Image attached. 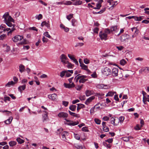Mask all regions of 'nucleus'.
I'll use <instances>...</instances> for the list:
<instances>
[{
    "label": "nucleus",
    "mask_w": 149,
    "mask_h": 149,
    "mask_svg": "<svg viewBox=\"0 0 149 149\" xmlns=\"http://www.w3.org/2000/svg\"><path fill=\"white\" fill-rule=\"evenodd\" d=\"M68 112L70 115L76 117H78V116H79V114L76 113H75L72 112L70 110H69Z\"/></svg>",
    "instance_id": "c756f323"
},
{
    "label": "nucleus",
    "mask_w": 149,
    "mask_h": 149,
    "mask_svg": "<svg viewBox=\"0 0 149 149\" xmlns=\"http://www.w3.org/2000/svg\"><path fill=\"white\" fill-rule=\"evenodd\" d=\"M103 145L105 147H106L107 148H111V146L109 144H107L106 142H104L103 143Z\"/></svg>",
    "instance_id": "37998d69"
},
{
    "label": "nucleus",
    "mask_w": 149,
    "mask_h": 149,
    "mask_svg": "<svg viewBox=\"0 0 149 149\" xmlns=\"http://www.w3.org/2000/svg\"><path fill=\"white\" fill-rule=\"evenodd\" d=\"M110 33V31L109 29L108 28L106 29L104 31H101L100 32L99 34V37L102 40H106L108 39V34Z\"/></svg>",
    "instance_id": "f257e3e1"
},
{
    "label": "nucleus",
    "mask_w": 149,
    "mask_h": 149,
    "mask_svg": "<svg viewBox=\"0 0 149 149\" xmlns=\"http://www.w3.org/2000/svg\"><path fill=\"white\" fill-rule=\"evenodd\" d=\"M118 69L116 68H114L112 70V74L113 77L118 76Z\"/></svg>",
    "instance_id": "f8f14e48"
},
{
    "label": "nucleus",
    "mask_w": 149,
    "mask_h": 149,
    "mask_svg": "<svg viewBox=\"0 0 149 149\" xmlns=\"http://www.w3.org/2000/svg\"><path fill=\"white\" fill-rule=\"evenodd\" d=\"M72 25L73 26H75L76 25L75 23H77V21L75 19H72Z\"/></svg>",
    "instance_id": "8fccbe9b"
},
{
    "label": "nucleus",
    "mask_w": 149,
    "mask_h": 149,
    "mask_svg": "<svg viewBox=\"0 0 149 149\" xmlns=\"http://www.w3.org/2000/svg\"><path fill=\"white\" fill-rule=\"evenodd\" d=\"M6 36L5 34H3L0 36V40H3L6 37Z\"/></svg>",
    "instance_id": "680f3d73"
},
{
    "label": "nucleus",
    "mask_w": 149,
    "mask_h": 149,
    "mask_svg": "<svg viewBox=\"0 0 149 149\" xmlns=\"http://www.w3.org/2000/svg\"><path fill=\"white\" fill-rule=\"evenodd\" d=\"M13 118V117L12 116L10 117L9 118L4 121L5 123L8 125L10 124L11 123Z\"/></svg>",
    "instance_id": "5701e85b"
},
{
    "label": "nucleus",
    "mask_w": 149,
    "mask_h": 149,
    "mask_svg": "<svg viewBox=\"0 0 149 149\" xmlns=\"http://www.w3.org/2000/svg\"><path fill=\"white\" fill-rule=\"evenodd\" d=\"M94 121L95 123L98 125H100L101 123V120L98 118H95Z\"/></svg>",
    "instance_id": "79ce46f5"
},
{
    "label": "nucleus",
    "mask_w": 149,
    "mask_h": 149,
    "mask_svg": "<svg viewBox=\"0 0 149 149\" xmlns=\"http://www.w3.org/2000/svg\"><path fill=\"white\" fill-rule=\"evenodd\" d=\"M81 130L85 132H88L89 131L87 127H82L81 129Z\"/></svg>",
    "instance_id": "864d4df0"
},
{
    "label": "nucleus",
    "mask_w": 149,
    "mask_h": 149,
    "mask_svg": "<svg viewBox=\"0 0 149 149\" xmlns=\"http://www.w3.org/2000/svg\"><path fill=\"white\" fill-rule=\"evenodd\" d=\"M73 2V5L77 6L81 5L82 3V1L80 0H71Z\"/></svg>",
    "instance_id": "dca6fc26"
},
{
    "label": "nucleus",
    "mask_w": 149,
    "mask_h": 149,
    "mask_svg": "<svg viewBox=\"0 0 149 149\" xmlns=\"http://www.w3.org/2000/svg\"><path fill=\"white\" fill-rule=\"evenodd\" d=\"M8 15L9 14L8 13L6 12L5 13L3 16V18L4 19V21H6L7 20L6 18Z\"/></svg>",
    "instance_id": "e433bc0d"
},
{
    "label": "nucleus",
    "mask_w": 149,
    "mask_h": 149,
    "mask_svg": "<svg viewBox=\"0 0 149 149\" xmlns=\"http://www.w3.org/2000/svg\"><path fill=\"white\" fill-rule=\"evenodd\" d=\"M69 102H68L65 101H63L62 102V104L65 107H67L68 104Z\"/></svg>",
    "instance_id": "13d9d810"
},
{
    "label": "nucleus",
    "mask_w": 149,
    "mask_h": 149,
    "mask_svg": "<svg viewBox=\"0 0 149 149\" xmlns=\"http://www.w3.org/2000/svg\"><path fill=\"white\" fill-rule=\"evenodd\" d=\"M81 77L80 78V79L79 81L80 83H84L86 81L88 80L87 79H86L85 78H86L87 76L85 75H81L80 76Z\"/></svg>",
    "instance_id": "4468645a"
},
{
    "label": "nucleus",
    "mask_w": 149,
    "mask_h": 149,
    "mask_svg": "<svg viewBox=\"0 0 149 149\" xmlns=\"http://www.w3.org/2000/svg\"><path fill=\"white\" fill-rule=\"evenodd\" d=\"M44 113L42 115V120L43 123H45L48 120V113L46 111H42Z\"/></svg>",
    "instance_id": "7ed1b4c3"
},
{
    "label": "nucleus",
    "mask_w": 149,
    "mask_h": 149,
    "mask_svg": "<svg viewBox=\"0 0 149 149\" xmlns=\"http://www.w3.org/2000/svg\"><path fill=\"white\" fill-rule=\"evenodd\" d=\"M77 112H79L80 109L81 108H85V106L83 104H77Z\"/></svg>",
    "instance_id": "aec40b11"
},
{
    "label": "nucleus",
    "mask_w": 149,
    "mask_h": 149,
    "mask_svg": "<svg viewBox=\"0 0 149 149\" xmlns=\"http://www.w3.org/2000/svg\"><path fill=\"white\" fill-rule=\"evenodd\" d=\"M109 118L108 117L105 116L102 119L104 121H107L109 120Z\"/></svg>",
    "instance_id": "774afa93"
},
{
    "label": "nucleus",
    "mask_w": 149,
    "mask_h": 149,
    "mask_svg": "<svg viewBox=\"0 0 149 149\" xmlns=\"http://www.w3.org/2000/svg\"><path fill=\"white\" fill-rule=\"evenodd\" d=\"M65 5H70L72 4V2L70 1H67L66 2L64 3Z\"/></svg>",
    "instance_id": "052dcab7"
},
{
    "label": "nucleus",
    "mask_w": 149,
    "mask_h": 149,
    "mask_svg": "<svg viewBox=\"0 0 149 149\" xmlns=\"http://www.w3.org/2000/svg\"><path fill=\"white\" fill-rule=\"evenodd\" d=\"M7 21H8L9 22H14V19L11 17L10 16H8V20H7Z\"/></svg>",
    "instance_id": "49530a36"
},
{
    "label": "nucleus",
    "mask_w": 149,
    "mask_h": 149,
    "mask_svg": "<svg viewBox=\"0 0 149 149\" xmlns=\"http://www.w3.org/2000/svg\"><path fill=\"white\" fill-rule=\"evenodd\" d=\"M17 144V142L14 141H11L9 142V144L10 146L13 147Z\"/></svg>",
    "instance_id": "72a5a7b5"
},
{
    "label": "nucleus",
    "mask_w": 149,
    "mask_h": 149,
    "mask_svg": "<svg viewBox=\"0 0 149 149\" xmlns=\"http://www.w3.org/2000/svg\"><path fill=\"white\" fill-rule=\"evenodd\" d=\"M58 116L60 118H67L68 116V114L66 113L63 112H60L58 114Z\"/></svg>",
    "instance_id": "9b49d317"
},
{
    "label": "nucleus",
    "mask_w": 149,
    "mask_h": 149,
    "mask_svg": "<svg viewBox=\"0 0 149 149\" xmlns=\"http://www.w3.org/2000/svg\"><path fill=\"white\" fill-rule=\"evenodd\" d=\"M143 16H140L139 17H138L135 16L134 18V20H135L137 21H141L142 19H143Z\"/></svg>",
    "instance_id": "473e14b6"
},
{
    "label": "nucleus",
    "mask_w": 149,
    "mask_h": 149,
    "mask_svg": "<svg viewBox=\"0 0 149 149\" xmlns=\"http://www.w3.org/2000/svg\"><path fill=\"white\" fill-rule=\"evenodd\" d=\"M80 75V74H78L77 75L74 79V81L76 83H77L78 81V80L79 79H80V78H81L80 76H79Z\"/></svg>",
    "instance_id": "f704fd0d"
},
{
    "label": "nucleus",
    "mask_w": 149,
    "mask_h": 149,
    "mask_svg": "<svg viewBox=\"0 0 149 149\" xmlns=\"http://www.w3.org/2000/svg\"><path fill=\"white\" fill-rule=\"evenodd\" d=\"M83 85L81 86H77L76 87V88L77 90H80L82 88Z\"/></svg>",
    "instance_id": "0e129e2a"
},
{
    "label": "nucleus",
    "mask_w": 149,
    "mask_h": 149,
    "mask_svg": "<svg viewBox=\"0 0 149 149\" xmlns=\"http://www.w3.org/2000/svg\"><path fill=\"white\" fill-rule=\"evenodd\" d=\"M26 87V85L25 84L19 86L18 88V89L21 93H22L23 91H24Z\"/></svg>",
    "instance_id": "f3484780"
},
{
    "label": "nucleus",
    "mask_w": 149,
    "mask_h": 149,
    "mask_svg": "<svg viewBox=\"0 0 149 149\" xmlns=\"http://www.w3.org/2000/svg\"><path fill=\"white\" fill-rule=\"evenodd\" d=\"M101 5L100 3H97L96 5V7H94L93 9H100V8L101 7Z\"/></svg>",
    "instance_id": "603ef678"
},
{
    "label": "nucleus",
    "mask_w": 149,
    "mask_h": 149,
    "mask_svg": "<svg viewBox=\"0 0 149 149\" xmlns=\"http://www.w3.org/2000/svg\"><path fill=\"white\" fill-rule=\"evenodd\" d=\"M15 83H14L13 81H11L8 82L7 84L6 85V86L7 87H10L11 85H13L15 84Z\"/></svg>",
    "instance_id": "2f4dec72"
},
{
    "label": "nucleus",
    "mask_w": 149,
    "mask_h": 149,
    "mask_svg": "<svg viewBox=\"0 0 149 149\" xmlns=\"http://www.w3.org/2000/svg\"><path fill=\"white\" fill-rule=\"evenodd\" d=\"M42 18V15L41 14H39L38 15H37L36 16V18L38 20H40Z\"/></svg>",
    "instance_id": "a18cd8bd"
},
{
    "label": "nucleus",
    "mask_w": 149,
    "mask_h": 149,
    "mask_svg": "<svg viewBox=\"0 0 149 149\" xmlns=\"http://www.w3.org/2000/svg\"><path fill=\"white\" fill-rule=\"evenodd\" d=\"M95 97L94 96H92L87 99L85 102V104H86L88 105L90 102L95 99Z\"/></svg>",
    "instance_id": "6ab92c4d"
},
{
    "label": "nucleus",
    "mask_w": 149,
    "mask_h": 149,
    "mask_svg": "<svg viewBox=\"0 0 149 149\" xmlns=\"http://www.w3.org/2000/svg\"><path fill=\"white\" fill-rule=\"evenodd\" d=\"M80 66L81 67L82 69L86 71L88 73H90L91 72V71L88 69L87 66L85 65L83 63L80 65Z\"/></svg>",
    "instance_id": "ddd939ff"
},
{
    "label": "nucleus",
    "mask_w": 149,
    "mask_h": 149,
    "mask_svg": "<svg viewBox=\"0 0 149 149\" xmlns=\"http://www.w3.org/2000/svg\"><path fill=\"white\" fill-rule=\"evenodd\" d=\"M126 63L127 62L124 59H122L120 61V64L123 66L125 65Z\"/></svg>",
    "instance_id": "ea45409f"
},
{
    "label": "nucleus",
    "mask_w": 149,
    "mask_h": 149,
    "mask_svg": "<svg viewBox=\"0 0 149 149\" xmlns=\"http://www.w3.org/2000/svg\"><path fill=\"white\" fill-rule=\"evenodd\" d=\"M117 26H115L111 27L109 30L110 31V33L113 31L117 32Z\"/></svg>",
    "instance_id": "cd10ccee"
},
{
    "label": "nucleus",
    "mask_w": 149,
    "mask_h": 149,
    "mask_svg": "<svg viewBox=\"0 0 149 149\" xmlns=\"http://www.w3.org/2000/svg\"><path fill=\"white\" fill-rule=\"evenodd\" d=\"M17 141L19 143L22 144L24 143V140L21 139L20 138H17L16 139Z\"/></svg>",
    "instance_id": "4c0bfd02"
},
{
    "label": "nucleus",
    "mask_w": 149,
    "mask_h": 149,
    "mask_svg": "<svg viewBox=\"0 0 149 149\" xmlns=\"http://www.w3.org/2000/svg\"><path fill=\"white\" fill-rule=\"evenodd\" d=\"M103 131L105 132H108L109 130V128L107 126L105 127L104 128H103Z\"/></svg>",
    "instance_id": "e2e57ef3"
},
{
    "label": "nucleus",
    "mask_w": 149,
    "mask_h": 149,
    "mask_svg": "<svg viewBox=\"0 0 149 149\" xmlns=\"http://www.w3.org/2000/svg\"><path fill=\"white\" fill-rule=\"evenodd\" d=\"M19 70L20 72L22 73L25 70V66L22 64H20L19 66Z\"/></svg>",
    "instance_id": "412c9836"
},
{
    "label": "nucleus",
    "mask_w": 149,
    "mask_h": 149,
    "mask_svg": "<svg viewBox=\"0 0 149 149\" xmlns=\"http://www.w3.org/2000/svg\"><path fill=\"white\" fill-rule=\"evenodd\" d=\"M98 30L99 28L97 27L95 28L93 30L94 32L96 33H98Z\"/></svg>",
    "instance_id": "69168bd1"
},
{
    "label": "nucleus",
    "mask_w": 149,
    "mask_h": 149,
    "mask_svg": "<svg viewBox=\"0 0 149 149\" xmlns=\"http://www.w3.org/2000/svg\"><path fill=\"white\" fill-rule=\"evenodd\" d=\"M60 58L61 62L63 64L65 65L66 64V62L68 61L67 60L68 58L67 56L64 54H62L60 57Z\"/></svg>",
    "instance_id": "39448f33"
},
{
    "label": "nucleus",
    "mask_w": 149,
    "mask_h": 149,
    "mask_svg": "<svg viewBox=\"0 0 149 149\" xmlns=\"http://www.w3.org/2000/svg\"><path fill=\"white\" fill-rule=\"evenodd\" d=\"M20 42L19 43V44L21 45H26L28 43V41L26 39H23L21 40Z\"/></svg>",
    "instance_id": "a878e982"
},
{
    "label": "nucleus",
    "mask_w": 149,
    "mask_h": 149,
    "mask_svg": "<svg viewBox=\"0 0 149 149\" xmlns=\"http://www.w3.org/2000/svg\"><path fill=\"white\" fill-rule=\"evenodd\" d=\"M84 62L86 64H88L90 63L89 60L87 58H85L84 59Z\"/></svg>",
    "instance_id": "4d7b16f0"
},
{
    "label": "nucleus",
    "mask_w": 149,
    "mask_h": 149,
    "mask_svg": "<svg viewBox=\"0 0 149 149\" xmlns=\"http://www.w3.org/2000/svg\"><path fill=\"white\" fill-rule=\"evenodd\" d=\"M65 70L63 71L60 73V76L61 77H63L65 75V73H66Z\"/></svg>",
    "instance_id": "c03bdc74"
},
{
    "label": "nucleus",
    "mask_w": 149,
    "mask_h": 149,
    "mask_svg": "<svg viewBox=\"0 0 149 149\" xmlns=\"http://www.w3.org/2000/svg\"><path fill=\"white\" fill-rule=\"evenodd\" d=\"M74 146L77 149H85L84 147H83L76 144H75L74 145Z\"/></svg>",
    "instance_id": "7c9ffc66"
},
{
    "label": "nucleus",
    "mask_w": 149,
    "mask_h": 149,
    "mask_svg": "<svg viewBox=\"0 0 149 149\" xmlns=\"http://www.w3.org/2000/svg\"><path fill=\"white\" fill-rule=\"evenodd\" d=\"M74 135L75 138L76 139L79 140L80 139V136L79 135L74 133Z\"/></svg>",
    "instance_id": "3c124183"
},
{
    "label": "nucleus",
    "mask_w": 149,
    "mask_h": 149,
    "mask_svg": "<svg viewBox=\"0 0 149 149\" xmlns=\"http://www.w3.org/2000/svg\"><path fill=\"white\" fill-rule=\"evenodd\" d=\"M48 98L53 101H55L57 100V95L55 93L49 95H48Z\"/></svg>",
    "instance_id": "1a4fd4ad"
},
{
    "label": "nucleus",
    "mask_w": 149,
    "mask_h": 149,
    "mask_svg": "<svg viewBox=\"0 0 149 149\" xmlns=\"http://www.w3.org/2000/svg\"><path fill=\"white\" fill-rule=\"evenodd\" d=\"M114 94V93L112 92H109L106 95V96H112Z\"/></svg>",
    "instance_id": "de8ad7c7"
},
{
    "label": "nucleus",
    "mask_w": 149,
    "mask_h": 149,
    "mask_svg": "<svg viewBox=\"0 0 149 149\" xmlns=\"http://www.w3.org/2000/svg\"><path fill=\"white\" fill-rule=\"evenodd\" d=\"M73 14H70L68 15L67 16L66 18L67 19H68L69 20H70V19L73 17Z\"/></svg>",
    "instance_id": "6e6d98bb"
},
{
    "label": "nucleus",
    "mask_w": 149,
    "mask_h": 149,
    "mask_svg": "<svg viewBox=\"0 0 149 149\" xmlns=\"http://www.w3.org/2000/svg\"><path fill=\"white\" fill-rule=\"evenodd\" d=\"M38 2L42 4L45 6H46L47 5V3L44 2V1H42L41 0H38Z\"/></svg>",
    "instance_id": "338daca9"
},
{
    "label": "nucleus",
    "mask_w": 149,
    "mask_h": 149,
    "mask_svg": "<svg viewBox=\"0 0 149 149\" xmlns=\"http://www.w3.org/2000/svg\"><path fill=\"white\" fill-rule=\"evenodd\" d=\"M65 120L67 122L66 123H65V124L67 125L74 126L79 124V122L78 121H73L67 119L66 118H65Z\"/></svg>",
    "instance_id": "20e7f679"
},
{
    "label": "nucleus",
    "mask_w": 149,
    "mask_h": 149,
    "mask_svg": "<svg viewBox=\"0 0 149 149\" xmlns=\"http://www.w3.org/2000/svg\"><path fill=\"white\" fill-rule=\"evenodd\" d=\"M111 123L113 126H116L118 125V118L116 117L115 118L112 117L110 119Z\"/></svg>",
    "instance_id": "423d86ee"
},
{
    "label": "nucleus",
    "mask_w": 149,
    "mask_h": 149,
    "mask_svg": "<svg viewBox=\"0 0 149 149\" xmlns=\"http://www.w3.org/2000/svg\"><path fill=\"white\" fill-rule=\"evenodd\" d=\"M23 38V37L22 36L17 35L13 38L12 40L14 42H17L18 40L21 41Z\"/></svg>",
    "instance_id": "6e6552de"
},
{
    "label": "nucleus",
    "mask_w": 149,
    "mask_h": 149,
    "mask_svg": "<svg viewBox=\"0 0 149 149\" xmlns=\"http://www.w3.org/2000/svg\"><path fill=\"white\" fill-rule=\"evenodd\" d=\"M93 91H92L87 90L85 92V94L86 96H89L93 94Z\"/></svg>",
    "instance_id": "393cba45"
},
{
    "label": "nucleus",
    "mask_w": 149,
    "mask_h": 149,
    "mask_svg": "<svg viewBox=\"0 0 149 149\" xmlns=\"http://www.w3.org/2000/svg\"><path fill=\"white\" fill-rule=\"evenodd\" d=\"M68 135V132L66 131H63L61 133L62 136V139L64 141H65L66 139V136Z\"/></svg>",
    "instance_id": "a211bd4d"
},
{
    "label": "nucleus",
    "mask_w": 149,
    "mask_h": 149,
    "mask_svg": "<svg viewBox=\"0 0 149 149\" xmlns=\"http://www.w3.org/2000/svg\"><path fill=\"white\" fill-rule=\"evenodd\" d=\"M15 29L13 28V27L11 29L10 28H5L3 29V31H8L10 30L8 33H11L14 30H15Z\"/></svg>",
    "instance_id": "b1692460"
},
{
    "label": "nucleus",
    "mask_w": 149,
    "mask_h": 149,
    "mask_svg": "<svg viewBox=\"0 0 149 149\" xmlns=\"http://www.w3.org/2000/svg\"><path fill=\"white\" fill-rule=\"evenodd\" d=\"M5 23L6 25L9 27H11L12 26V24L10 22L8 21H7V20L6 21H5Z\"/></svg>",
    "instance_id": "09e8293b"
},
{
    "label": "nucleus",
    "mask_w": 149,
    "mask_h": 149,
    "mask_svg": "<svg viewBox=\"0 0 149 149\" xmlns=\"http://www.w3.org/2000/svg\"><path fill=\"white\" fill-rule=\"evenodd\" d=\"M124 117L123 116H120L119 118H118V123H119V122H120V123H122L123 120H124Z\"/></svg>",
    "instance_id": "c9c22d12"
},
{
    "label": "nucleus",
    "mask_w": 149,
    "mask_h": 149,
    "mask_svg": "<svg viewBox=\"0 0 149 149\" xmlns=\"http://www.w3.org/2000/svg\"><path fill=\"white\" fill-rule=\"evenodd\" d=\"M129 36L127 33H125L120 37V39L122 41L125 40L129 38Z\"/></svg>",
    "instance_id": "9d476101"
},
{
    "label": "nucleus",
    "mask_w": 149,
    "mask_h": 149,
    "mask_svg": "<svg viewBox=\"0 0 149 149\" xmlns=\"http://www.w3.org/2000/svg\"><path fill=\"white\" fill-rule=\"evenodd\" d=\"M141 127L142 126H141L139 124H137L134 127V129L135 130H141Z\"/></svg>",
    "instance_id": "58836bf2"
},
{
    "label": "nucleus",
    "mask_w": 149,
    "mask_h": 149,
    "mask_svg": "<svg viewBox=\"0 0 149 149\" xmlns=\"http://www.w3.org/2000/svg\"><path fill=\"white\" fill-rule=\"evenodd\" d=\"M68 56L69 58L72 60L73 62L75 64L77 65H79V63L78 61H77V59L75 58L74 56L73 55H71L70 54H68Z\"/></svg>",
    "instance_id": "0eeeda50"
},
{
    "label": "nucleus",
    "mask_w": 149,
    "mask_h": 149,
    "mask_svg": "<svg viewBox=\"0 0 149 149\" xmlns=\"http://www.w3.org/2000/svg\"><path fill=\"white\" fill-rule=\"evenodd\" d=\"M10 98L8 96H5L4 97L3 100L5 102H6L7 101H10Z\"/></svg>",
    "instance_id": "a19ab883"
},
{
    "label": "nucleus",
    "mask_w": 149,
    "mask_h": 149,
    "mask_svg": "<svg viewBox=\"0 0 149 149\" xmlns=\"http://www.w3.org/2000/svg\"><path fill=\"white\" fill-rule=\"evenodd\" d=\"M44 35L46 37L48 38H51V37L50 36L49 34V33L48 32H46L45 33H44Z\"/></svg>",
    "instance_id": "5fc2aeb1"
},
{
    "label": "nucleus",
    "mask_w": 149,
    "mask_h": 149,
    "mask_svg": "<svg viewBox=\"0 0 149 149\" xmlns=\"http://www.w3.org/2000/svg\"><path fill=\"white\" fill-rule=\"evenodd\" d=\"M105 87H107V86L103 84H99L97 85V88L99 89H106V88Z\"/></svg>",
    "instance_id": "c85d7f7f"
},
{
    "label": "nucleus",
    "mask_w": 149,
    "mask_h": 149,
    "mask_svg": "<svg viewBox=\"0 0 149 149\" xmlns=\"http://www.w3.org/2000/svg\"><path fill=\"white\" fill-rule=\"evenodd\" d=\"M6 27V26L5 24H2L0 26V30L4 29Z\"/></svg>",
    "instance_id": "bf43d9fd"
},
{
    "label": "nucleus",
    "mask_w": 149,
    "mask_h": 149,
    "mask_svg": "<svg viewBox=\"0 0 149 149\" xmlns=\"http://www.w3.org/2000/svg\"><path fill=\"white\" fill-rule=\"evenodd\" d=\"M66 64H67L66 66L68 69L73 68L74 67V65L70 63L69 61H67L66 63Z\"/></svg>",
    "instance_id": "4be33fe9"
},
{
    "label": "nucleus",
    "mask_w": 149,
    "mask_h": 149,
    "mask_svg": "<svg viewBox=\"0 0 149 149\" xmlns=\"http://www.w3.org/2000/svg\"><path fill=\"white\" fill-rule=\"evenodd\" d=\"M64 86L65 87L68 88H72L75 86V85L73 82L71 84L64 83Z\"/></svg>",
    "instance_id": "2eb2a0df"
},
{
    "label": "nucleus",
    "mask_w": 149,
    "mask_h": 149,
    "mask_svg": "<svg viewBox=\"0 0 149 149\" xmlns=\"http://www.w3.org/2000/svg\"><path fill=\"white\" fill-rule=\"evenodd\" d=\"M102 73L105 76H108L111 74V70L107 67H106L102 70Z\"/></svg>",
    "instance_id": "f03ea898"
},
{
    "label": "nucleus",
    "mask_w": 149,
    "mask_h": 149,
    "mask_svg": "<svg viewBox=\"0 0 149 149\" xmlns=\"http://www.w3.org/2000/svg\"><path fill=\"white\" fill-rule=\"evenodd\" d=\"M76 108V106L74 105H71L69 107V108L70 110L73 111H75Z\"/></svg>",
    "instance_id": "bb28decb"
}]
</instances>
